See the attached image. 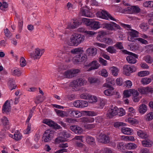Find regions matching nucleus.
Segmentation results:
<instances>
[{
    "label": "nucleus",
    "instance_id": "2eb2a0df",
    "mask_svg": "<svg viewBox=\"0 0 153 153\" xmlns=\"http://www.w3.org/2000/svg\"><path fill=\"white\" fill-rule=\"evenodd\" d=\"M69 113L71 117L79 118L82 116V114L78 111L74 110L72 109H70L69 111Z\"/></svg>",
    "mask_w": 153,
    "mask_h": 153
},
{
    "label": "nucleus",
    "instance_id": "5fc2aeb1",
    "mask_svg": "<svg viewBox=\"0 0 153 153\" xmlns=\"http://www.w3.org/2000/svg\"><path fill=\"white\" fill-rule=\"evenodd\" d=\"M78 80L79 86L84 85L86 83V81L82 78L78 79Z\"/></svg>",
    "mask_w": 153,
    "mask_h": 153
},
{
    "label": "nucleus",
    "instance_id": "5701e85b",
    "mask_svg": "<svg viewBox=\"0 0 153 153\" xmlns=\"http://www.w3.org/2000/svg\"><path fill=\"white\" fill-rule=\"evenodd\" d=\"M147 110V106L145 104H143L139 106L138 109L139 113L143 114L146 112Z\"/></svg>",
    "mask_w": 153,
    "mask_h": 153
},
{
    "label": "nucleus",
    "instance_id": "9d476101",
    "mask_svg": "<svg viewBox=\"0 0 153 153\" xmlns=\"http://www.w3.org/2000/svg\"><path fill=\"white\" fill-rule=\"evenodd\" d=\"M39 50V48H36L33 53H30V56L31 58L34 60L39 59L41 57Z\"/></svg>",
    "mask_w": 153,
    "mask_h": 153
},
{
    "label": "nucleus",
    "instance_id": "dca6fc26",
    "mask_svg": "<svg viewBox=\"0 0 153 153\" xmlns=\"http://www.w3.org/2000/svg\"><path fill=\"white\" fill-rule=\"evenodd\" d=\"M107 87L109 88L105 90L104 92V94L106 96H110L114 94V88L110 85H108Z\"/></svg>",
    "mask_w": 153,
    "mask_h": 153
},
{
    "label": "nucleus",
    "instance_id": "6e6d98bb",
    "mask_svg": "<svg viewBox=\"0 0 153 153\" xmlns=\"http://www.w3.org/2000/svg\"><path fill=\"white\" fill-rule=\"evenodd\" d=\"M125 123L123 122H117L114 123V126L116 128H118L119 127L124 126Z\"/></svg>",
    "mask_w": 153,
    "mask_h": 153
},
{
    "label": "nucleus",
    "instance_id": "338daca9",
    "mask_svg": "<svg viewBox=\"0 0 153 153\" xmlns=\"http://www.w3.org/2000/svg\"><path fill=\"white\" fill-rule=\"evenodd\" d=\"M101 75L102 76L106 77L108 76V72L105 69H102L101 70Z\"/></svg>",
    "mask_w": 153,
    "mask_h": 153
},
{
    "label": "nucleus",
    "instance_id": "f3484780",
    "mask_svg": "<svg viewBox=\"0 0 153 153\" xmlns=\"http://www.w3.org/2000/svg\"><path fill=\"white\" fill-rule=\"evenodd\" d=\"M57 56H59L62 59H68L70 57V54L67 53L63 52L61 51H59L57 52Z\"/></svg>",
    "mask_w": 153,
    "mask_h": 153
},
{
    "label": "nucleus",
    "instance_id": "9b49d317",
    "mask_svg": "<svg viewBox=\"0 0 153 153\" xmlns=\"http://www.w3.org/2000/svg\"><path fill=\"white\" fill-rule=\"evenodd\" d=\"M70 129L76 134H80L83 131L81 127L76 125H74L71 126L70 127Z\"/></svg>",
    "mask_w": 153,
    "mask_h": 153
},
{
    "label": "nucleus",
    "instance_id": "c756f323",
    "mask_svg": "<svg viewBox=\"0 0 153 153\" xmlns=\"http://www.w3.org/2000/svg\"><path fill=\"white\" fill-rule=\"evenodd\" d=\"M83 114L85 115L89 116H94L97 115V114L94 111H82Z\"/></svg>",
    "mask_w": 153,
    "mask_h": 153
},
{
    "label": "nucleus",
    "instance_id": "052dcab7",
    "mask_svg": "<svg viewBox=\"0 0 153 153\" xmlns=\"http://www.w3.org/2000/svg\"><path fill=\"white\" fill-rule=\"evenodd\" d=\"M139 27L141 29L145 31L148 28L146 24L144 23H141Z\"/></svg>",
    "mask_w": 153,
    "mask_h": 153
},
{
    "label": "nucleus",
    "instance_id": "a18cd8bd",
    "mask_svg": "<svg viewBox=\"0 0 153 153\" xmlns=\"http://www.w3.org/2000/svg\"><path fill=\"white\" fill-rule=\"evenodd\" d=\"M126 147L128 149H134L136 148V146L134 143H129L126 144Z\"/></svg>",
    "mask_w": 153,
    "mask_h": 153
},
{
    "label": "nucleus",
    "instance_id": "20e7f679",
    "mask_svg": "<svg viewBox=\"0 0 153 153\" xmlns=\"http://www.w3.org/2000/svg\"><path fill=\"white\" fill-rule=\"evenodd\" d=\"M53 137V132L49 130L45 131L43 134L42 139L45 142L50 141Z\"/></svg>",
    "mask_w": 153,
    "mask_h": 153
},
{
    "label": "nucleus",
    "instance_id": "6ab92c4d",
    "mask_svg": "<svg viewBox=\"0 0 153 153\" xmlns=\"http://www.w3.org/2000/svg\"><path fill=\"white\" fill-rule=\"evenodd\" d=\"M9 89L10 90L15 89L16 87V85L15 84V80L13 78H10L8 81Z\"/></svg>",
    "mask_w": 153,
    "mask_h": 153
},
{
    "label": "nucleus",
    "instance_id": "c9c22d12",
    "mask_svg": "<svg viewBox=\"0 0 153 153\" xmlns=\"http://www.w3.org/2000/svg\"><path fill=\"white\" fill-rule=\"evenodd\" d=\"M130 30L131 31L128 33L129 35L135 38L138 36L139 33L137 31L132 29H130Z\"/></svg>",
    "mask_w": 153,
    "mask_h": 153
},
{
    "label": "nucleus",
    "instance_id": "bb28decb",
    "mask_svg": "<svg viewBox=\"0 0 153 153\" xmlns=\"http://www.w3.org/2000/svg\"><path fill=\"white\" fill-rule=\"evenodd\" d=\"M146 121H149L153 119V112H151L147 114L144 117Z\"/></svg>",
    "mask_w": 153,
    "mask_h": 153
},
{
    "label": "nucleus",
    "instance_id": "f257e3e1",
    "mask_svg": "<svg viewBox=\"0 0 153 153\" xmlns=\"http://www.w3.org/2000/svg\"><path fill=\"white\" fill-rule=\"evenodd\" d=\"M85 36L84 35L75 33L72 35L70 41L68 43V45L71 46H77L82 42L84 40Z\"/></svg>",
    "mask_w": 153,
    "mask_h": 153
},
{
    "label": "nucleus",
    "instance_id": "ea45409f",
    "mask_svg": "<svg viewBox=\"0 0 153 153\" xmlns=\"http://www.w3.org/2000/svg\"><path fill=\"white\" fill-rule=\"evenodd\" d=\"M106 50L108 52L111 53H116L117 51L116 49L112 46H109Z\"/></svg>",
    "mask_w": 153,
    "mask_h": 153
},
{
    "label": "nucleus",
    "instance_id": "f704fd0d",
    "mask_svg": "<svg viewBox=\"0 0 153 153\" xmlns=\"http://www.w3.org/2000/svg\"><path fill=\"white\" fill-rule=\"evenodd\" d=\"M88 81L90 83H98L100 82L99 79L94 77H89L88 78Z\"/></svg>",
    "mask_w": 153,
    "mask_h": 153
},
{
    "label": "nucleus",
    "instance_id": "412c9836",
    "mask_svg": "<svg viewBox=\"0 0 153 153\" xmlns=\"http://www.w3.org/2000/svg\"><path fill=\"white\" fill-rule=\"evenodd\" d=\"M86 53L89 56H95L97 53V49L96 48H89L86 50Z\"/></svg>",
    "mask_w": 153,
    "mask_h": 153
},
{
    "label": "nucleus",
    "instance_id": "a19ab883",
    "mask_svg": "<svg viewBox=\"0 0 153 153\" xmlns=\"http://www.w3.org/2000/svg\"><path fill=\"white\" fill-rule=\"evenodd\" d=\"M138 90L139 92L142 94H147V87L139 88Z\"/></svg>",
    "mask_w": 153,
    "mask_h": 153
},
{
    "label": "nucleus",
    "instance_id": "423d86ee",
    "mask_svg": "<svg viewBox=\"0 0 153 153\" xmlns=\"http://www.w3.org/2000/svg\"><path fill=\"white\" fill-rule=\"evenodd\" d=\"M43 123L55 129H59L61 128L59 125L50 120L44 119L43 120Z\"/></svg>",
    "mask_w": 153,
    "mask_h": 153
},
{
    "label": "nucleus",
    "instance_id": "72a5a7b5",
    "mask_svg": "<svg viewBox=\"0 0 153 153\" xmlns=\"http://www.w3.org/2000/svg\"><path fill=\"white\" fill-rule=\"evenodd\" d=\"M86 140L87 143L89 144L93 145L95 143L94 139L91 136H88L86 139Z\"/></svg>",
    "mask_w": 153,
    "mask_h": 153
},
{
    "label": "nucleus",
    "instance_id": "0e129e2a",
    "mask_svg": "<svg viewBox=\"0 0 153 153\" xmlns=\"http://www.w3.org/2000/svg\"><path fill=\"white\" fill-rule=\"evenodd\" d=\"M99 61L103 65L105 66L107 64V61L101 57H100L99 58Z\"/></svg>",
    "mask_w": 153,
    "mask_h": 153
},
{
    "label": "nucleus",
    "instance_id": "13d9d810",
    "mask_svg": "<svg viewBox=\"0 0 153 153\" xmlns=\"http://www.w3.org/2000/svg\"><path fill=\"white\" fill-rule=\"evenodd\" d=\"M20 65L21 66H25L26 64V61L24 58L23 57H21L20 59Z\"/></svg>",
    "mask_w": 153,
    "mask_h": 153
},
{
    "label": "nucleus",
    "instance_id": "f03ea898",
    "mask_svg": "<svg viewBox=\"0 0 153 153\" xmlns=\"http://www.w3.org/2000/svg\"><path fill=\"white\" fill-rule=\"evenodd\" d=\"M97 16L104 19L116 21V19L111 16L110 14L105 10H102L101 12H97Z\"/></svg>",
    "mask_w": 153,
    "mask_h": 153
},
{
    "label": "nucleus",
    "instance_id": "6e6552de",
    "mask_svg": "<svg viewBox=\"0 0 153 153\" xmlns=\"http://www.w3.org/2000/svg\"><path fill=\"white\" fill-rule=\"evenodd\" d=\"M138 55L132 53L126 58V60L129 64H134L136 63L137 59L138 58Z\"/></svg>",
    "mask_w": 153,
    "mask_h": 153
},
{
    "label": "nucleus",
    "instance_id": "bf43d9fd",
    "mask_svg": "<svg viewBox=\"0 0 153 153\" xmlns=\"http://www.w3.org/2000/svg\"><path fill=\"white\" fill-rule=\"evenodd\" d=\"M132 9L133 10V13H139L140 12L141 10L139 8V7H138L136 6H133Z\"/></svg>",
    "mask_w": 153,
    "mask_h": 153
},
{
    "label": "nucleus",
    "instance_id": "a211bd4d",
    "mask_svg": "<svg viewBox=\"0 0 153 153\" xmlns=\"http://www.w3.org/2000/svg\"><path fill=\"white\" fill-rule=\"evenodd\" d=\"M99 140L102 143H107L109 142V137L106 135L103 134L100 135Z\"/></svg>",
    "mask_w": 153,
    "mask_h": 153
},
{
    "label": "nucleus",
    "instance_id": "4468645a",
    "mask_svg": "<svg viewBox=\"0 0 153 153\" xmlns=\"http://www.w3.org/2000/svg\"><path fill=\"white\" fill-rule=\"evenodd\" d=\"M89 65L91 66L87 70V71H90L93 70L97 69L100 66V65L96 60H94L89 64Z\"/></svg>",
    "mask_w": 153,
    "mask_h": 153
},
{
    "label": "nucleus",
    "instance_id": "2f4dec72",
    "mask_svg": "<svg viewBox=\"0 0 153 153\" xmlns=\"http://www.w3.org/2000/svg\"><path fill=\"white\" fill-rule=\"evenodd\" d=\"M112 74L114 76H116L117 75L119 71L118 69L116 67L112 66L110 68Z\"/></svg>",
    "mask_w": 153,
    "mask_h": 153
},
{
    "label": "nucleus",
    "instance_id": "69168bd1",
    "mask_svg": "<svg viewBox=\"0 0 153 153\" xmlns=\"http://www.w3.org/2000/svg\"><path fill=\"white\" fill-rule=\"evenodd\" d=\"M131 94H132L133 97L138 96L139 95V93L137 91L134 89H131Z\"/></svg>",
    "mask_w": 153,
    "mask_h": 153
},
{
    "label": "nucleus",
    "instance_id": "09e8293b",
    "mask_svg": "<svg viewBox=\"0 0 153 153\" xmlns=\"http://www.w3.org/2000/svg\"><path fill=\"white\" fill-rule=\"evenodd\" d=\"M133 6L128 7L127 8L124 9V10L126 13L132 14L133 13V10L132 9Z\"/></svg>",
    "mask_w": 153,
    "mask_h": 153
},
{
    "label": "nucleus",
    "instance_id": "e433bc0d",
    "mask_svg": "<svg viewBox=\"0 0 153 153\" xmlns=\"http://www.w3.org/2000/svg\"><path fill=\"white\" fill-rule=\"evenodd\" d=\"M105 38L104 37L103 32L99 33L97 37V40L101 42H103Z\"/></svg>",
    "mask_w": 153,
    "mask_h": 153
},
{
    "label": "nucleus",
    "instance_id": "b1692460",
    "mask_svg": "<svg viewBox=\"0 0 153 153\" xmlns=\"http://www.w3.org/2000/svg\"><path fill=\"white\" fill-rule=\"evenodd\" d=\"M137 135L139 137L144 139L148 137V136L146 132L141 130H139L137 132Z\"/></svg>",
    "mask_w": 153,
    "mask_h": 153
},
{
    "label": "nucleus",
    "instance_id": "4d7b16f0",
    "mask_svg": "<svg viewBox=\"0 0 153 153\" xmlns=\"http://www.w3.org/2000/svg\"><path fill=\"white\" fill-rule=\"evenodd\" d=\"M128 110L129 112L128 114V116H133V115L132 114H134L135 113V110L132 107L128 108Z\"/></svg>",
    "mask_w": 153,
    "mask_h": 153
},
{
    "label": "nucleus",
    "instance_id": "79ce46f5",
    "mask_svg": "<svg viewBox=\"0 0 153 153\" xmlns=\"http://www.w3.org/2000/svg\"><path fill=\"white\" fill-rule=\"evenodd\" d=\"M149 74V72L148 71H142L138 73V75L139 76L143 77L146 76Z\"/></svg>",
    "mask_w": 153,
    "mask_h": 153
},
{
    "label": "nucleus",
    "instance_id": "4c0bfd02",
    "mask_svg": "<svg viewBox=\"0 0 153 153\" xmlns=\"http://www.w3.org/2000/svg\"><path fill=\"white\" fill-rule=\"evenodd\" d=\"M22 137L21 134L18 131H17L14 134L13 138L16 140H18L21 139Z\"/></svg>",
    "mask_w": 153,
    "mask_h": 153
},
{
    "label": "nucleus",
    "instance_id": "39448f33",
    "mask_svg": "<svg viewBox=\"0 0 153 153\" xmlns=\"http://www.w3.org/2000/svg\"><path fill=\"white\" fill-rule=\"evenodd\" d=\"M79 72V70L78 69L68 70L64 72V76L65 78H71L74 76L75 75Z\"/></svg>",
    "mask_w": 153,
    "mask_h": 153
},
{
    "label": "nucleus",
    "instance_id": "0eeeda50",
    "mask_svg": "<svg viewBox=\"0 0 153 153\" xmlns=\"http://www.w3.org/2000/svg\"><path fill=\"white\" fill-rule=\"evenodd\" d=\"M79 13L81 15L87 17H91L92 16V14L90 12V9L87 7L80 8Z\"/></svg>",
    "mask_w": 153,
    "mask_h": 153
},
{
    "label": "nucleus",
    "instance_id": "4be33fe9",
    "mask_svg": "<svg viewBox=\"0 0 153 153\" xmlns=\"http://www.w3.org/2000/svg\"><path fill=\"white\" fill-rule=\"evenodd\" d=\"M4 127L7 129L9 128V123L7 118L5 117H4L1 119Z\"/></svg>",
    "mask_w": 153,
    "mask_h": 153
},
{
    "label": "nucleus",
    "instance_id": "680f3d73",
    "mask_svg": "<svg viewBox=\"0 0 153 153\" xmlns=\"http://www.w3.org/2000/svg\"><path fill=\"white\" fill-rule=\"evenodd\" d=\"M124 85L128 88H130L132 85V82L130 80H126L125 82Z\"/></svg>",
    "mask_w": 153,
    "mask_h": 153
},
{
    "label": "nucleus",
    "instance_id": "cd10ccee",
    "mask_svg": "<svg viewBox=\"0 0 153 153\" xmlns=\"http://www.w3.org/2000/svg\"><path fill=\"white\" fill-rule=\"evenodd\" d=\"M83 52V51L81 48H76L71 51V52L73 54H81Z\"/></svg>",
    "mask_w": 153,
    "mask_h": 153
},
{
    "label": "nucleus",
    "instance_id": "f8f14e48",
    "mask_svg": "<svg viewBox=\"0 0 153 153\" xmlns=\"http://www.w3.org/2000/svg\"><path fill=\"white\" fill-rule=\"evenodd\" d=\"M11 108L10 103L8 102V100H7L4 104L3 106L2 112L3 113H5L7 114L10 111Z\"/></svg>",
    "mask_w": 153,
    "mask_h": 153
},
{
    "label": "nucleus",
    "instance_id": "a878e982",
    "mask_svg": "<svg viewBox=\"0 0 153 153\" xmlns=\"http://www.w3.org/2000/svg\"><path fill=\"white\" fill-rule=\"evenodd\" d=\"M11 73L12 75L17 76H20L21 74L20 71L18 68L12 69Z\"/></svg>",
    "mask_w": 153,
    "mask_h": 153
},
{
    "label": "nucleus",
    "instance_id": "37998d69",
    "mask_svg": "<svg viewBox=\"0 0 153 153\" xmlns=\"http://www.w3.org/2000/svg\"><path fill=\"white\" fill-rule=\"evenodd\" d=\"M96 125V123L89 124L85 125V127L86 129L90 130L95 127Z\"/></svg>",
    "mask_w": 153,
    "mask_h": 153
},
{
    "label": "nucleus",
    "instance_id": "ddd939ff",
    "mask_svg": "<svg viewBox=\"0 0 153 153\" xmlns=\"http://www.w3.org/2000/svg\"><path fill=\"white\" fill-rule=\"evenodd\" d=\"M144 140L142 141V145L144 147H149L152 146L153 144L152 141L149 139V136L144 139Z\"/></svg>",
    "mask_w": 153,
    "mask_h": 153
},
{
    "label": "nucleus",
    "instance_id": "7c9ffc66",
    "mask_svg": "<svg viewBox=\"0 0 153 153\" xmlns=\"http://www.w3.org/2000/svg\"><path fill=\"white\" fill-rule=\"evenodd\" d=\"M152 81L151 78L145 77L142 78L141 80V83L143 85H147Z\"/></svg>",
    "mask_w": 153,
    "mask_h": 153
},
{
    "label": "nucleus",
    "instance_id": "e2e57ef3",
    "mask_svg": "<svg viewBox=\"0 0 153 153\" xmlns=\"http://www.w3.org/2000/svg\"><path fill=\"white\" fill-rule=\"evenodd\" d=\"M136 40H138L140 43L145 45H146L148 43V42L147 40L141 38H137L136 39Z\"/></svg>",
    "mask_w": 153,
    "mask_h": 153
},
{
    "label": "nucleus",
    "instance_id": "8fccbe9b",
    "mask_svg": "<svg viewBox=\"0 0 153 153\" xmlns=\"http://www.w3.org/2000/svg\"><path fill=\"white\" fill-rule=\"evenodd\" d=\"M123 94L126 97H128L131 96V89L125 90L123 91Z\"/></svg>",
    "mask_w": 153,
    "mask_h": 153
},
{
    "label": "nucleus",
    "instance_id": "c03bdc74",
    "mask_svg": "<svg viewBox=\"0 0 153 153\" xmlns=\"http://www.w3.org/2000/svg\"><path fill=\"white\" fill-rule=\"evenodd\" d=\"M79 108L85 107L88 106V102L86 101L80 100Z\"/></svg>",
    "mask_w": 153,
    "mask_h": 153
},
{
    "label": "nucleus",
    "instance_id": "aec40b11",
    "mask_svg": "<svg viewBox=\"0 0 153 153\" xmlns=\"http://www.w3.org/2000/svg\"><path fill=\"white\" fill-rule=\"evenodd\" d=\"M100 24L99 22L93 20L90 27L92 29L96 30L100 27Z\"/></svg>",
    "mask_w": 153,
    "mask_h": 153
},
{
    "label": "nucleus",
    "instance_id": "58836bf2",
    "mask_svg": "<svg viewBox=\"0 0 153 153\" xmlns=\"http://www.w3.org/2000/svg\"><path fill=\"white\" fill-rule=\"evenodd\" d=\"M143 5L146 7H153V1H147L143 3Z\"/></svg>",
    "mask_w": 153,
    "mask_h": 153
},
{
    "label": "nucleus",
    "instance_id": "393cba45",
    "mask_svg": "<svg viewBox=\"0 0 153 153\" xmlns=\"http://www.w3.org/2000/svg\"><path fill=\"white\" fill-rule=\"evenodd\" d=\"M122 132L125 134L130 135L132 133L131 129L129 128L123 127L121 129Z\"/></svg>",
    "mask_w": 153,
    "mask_h": 153
},
{
    "label": "nucleus",
    "instance_id": "473e14b6",
    "mask_svg": "<svg viewBox=\"0 0 153 153\" xmlns=\"http://www.w3.org/2000/svg\"><path fill=\"white\" fill-rule=\"evenodd\" d=\"M93 20L85 18L82 19V22L85 24L87 26H90L91 23Z\"/></svg>",
    "mask_w": 153,
    "mask_h": 153
},
{
    "label": "nucleus",
    "instance_id": "774afa93",
    "mask_svg": "<svg viewBox=\"0 0 153 153\" xmlns=\"http://www.w3.org/2000/svg\"><path fill=\"white\" fill-rule=\"evenodd\" d=\"M5 36L7 37H10L11 36L10 31L7 28H6L4 31Z\"/></svg>",
    "mask_w": 153,
    "mask_h": 153
},
{
    "label": "nucleus",
    "instance_id": "603ef678",
    "mask_svg": "<svg viewBox=\"0 0 153 153\" xmlns=\"http://www.w3.org/2000/svg\"><path fill=\"white\" fill-rule=\"evenodd\" d=\"M103 42L108 45H110L112 44L113 41L112 39L110 38H105Z\"/></svg>",
    "mask_w": 153,
    "mask_h": 153
},
{
    "label": "nucleus",
    "instance_id": "864d4df0",
    "mask_svg": "<svg viewBox=\"0 0 153 153\" xmlns=\"http://www.w3.org/2000/svg\"><path fill=\"white\" fill-rule=\"evenodd\" d=\"M71 85L72 86V87H74L76 88L79 86V83L78 82V79L73 81L71 82Z\"/></svg>",
    "mask_w": 153,
    "mask_h": 153
},
{
    "label": "nucleus",
    "instance_id": "7ed1b4c3",
    "mask_svg": "<svg viewBox=\"0 0 153 153\" xmlns=\"http://www.w3.org/2000/svg\"><path fill=\"white\" fill-rule=\"evenodd\" d=\"M123 73L126 76H129L131 73L135 72L136 68L130 65H125L123 67Z\"/></svg>",
    "mask_w": 153,
    "mask_h": 153
},
{
    "label": "nucleus",
    "instance_id": "49530a36",
    "mask_svg": "<svg viewBox=\"0 0 153 153\" xmlns=\"http://www.w3.org/2000/svg\"><path fill=\"white\" fill-rule=\"evenodd\" d=\"M66 141L65 138L62 137H59L56 138L55 141L56 143H59L60 142H64Z\"/></svg>",
    "mask_w": 153,
    "mask_h": 153
},
{
    "label": "nucleus",
    "instance_id": "1a4fd4ad",
    "mask_svg": "<svg viewBox=\"0 0 153 153\" xmlns=\"http://www.w3.org/2000/svg\"><path fill=\"white\" fill-rule=\"evenodd\" d=\"M118 111V109L116 106L110 108L107 113V117L109 118H112L114 116L117 114Z\"/></svg>",
    "mask_w": 153,
    "mask_h": 153
},
{
    "label": "nucleus",
    "instance_id": "c85d7f7f",
    "mask_svg": "<svg viewBox=\"0 0 153 153\" xmlns=\"http://www.w3.org/2000/svg\"><path fill=\"white\" fill-rule=\"evenodd\" d=\"M103 28L111 30H115V29L113 27V23L112 24L105 23L103 25Z\"/></svg>",
    "mask_w": 153,
    "mask_h": 153
},
{
    "label": "nucleus",
    "instance_id": "3c124183",
    "mask_svg": "<svg viewBox=\"0 0 153 153\" xmlns=\"http://www.w3.org/2000/svg\"><path fill=\"white\" fill-rule=\"evenodd\" d=\"M114 46L117 49L121 50L124 48L122 43L121 42H118L114 45Z\"/></svg>",
    "mask_w": 153,
    "mask_h": 153
},
{
    "label": "nucleus",
    "instance_id": "de8ad7c7",
    "mask_svg": "<svg viewBox=\"0 0 153 153\" xmlns=\"http://www.w3.org/2000/svg\"><path fill=\"white\" fill-rule=\"evenodd\" d=\"M55 111H56L57 115L61 117H63L65 116V115L64 113L65 112L64 111L57 109H55Z\"/></svg>",
    "mask_w": 153,
    "mask_h": 153
}]
</instances>
